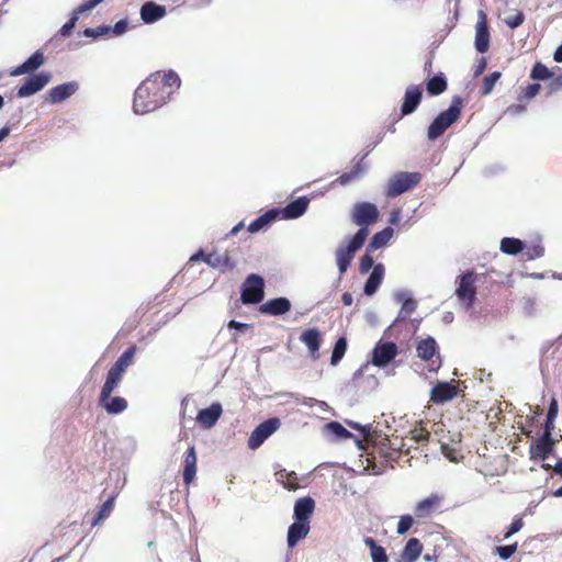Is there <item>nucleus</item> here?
I'll list each match as a JSON object with an SVG mask.
<instances>
[{
  "label": "nucleus",
  "instance_id": "f257e3e1",
  "mask_svg": "<svg viewBox=\"0 0 562 562\" xmlns=\"http://www.w3.org/2000/svg\"><path fill=\"white\" fill-rule=\"evenodd\" d=\"M180 86V77L173 70L150 74L134 92V112L136 114H147L161 108Z\"/></svg>",
  "mask_w": 562,
  "mask_h": 562
},
{
  "label": "nucleus",
  "instance_id": "f03ea898",
  "mask_svg": "<svg viewBox=\"0 0 562 562\" xmlns=\"http://www.w3.org/2000/svg\"><path fill=\"white\" fill-rule=\"evenodd\" d=\"M136 353V346L128 347L115 361L108 372L105 382L102 386L99 404L109 414L116 415L123 413L127 408V401L124 397H112V392L119 386L126 369L132 364Z\"/></svg>",
  "mask_w": 562,
  "mask_h": 562
},
{
  "label": "nucleus",
  "instance_id": "7ed1b4c3",
  "mask_svg": "<svg viewBox=\"0 0 562 562\" xmlns=\"http://www.w3.org/2000/svg\"><path fill=\"white\" fill-rule=\"evenodd\" d=\"M462 104V98L454 95L449 108L440 112L435 117L427 131V136L430 140H435L440 137L454 122L458 121L461 114Z\"/></svg>",
  "mask_w": 562,
  "mask_h": 562
},
{
  "label": "nucleus",
  "instance_id": "20e7f679",
  "mask_svg": "<svg viewBox=\"0 0 562 562\" xmlns=\"http://www.w3.org/2000/svg\"><path fill=\"white\" fill-rule=\"evenodd\" d=\"M368 235L369 229L366 227L359 228L347 246H341L336 250V262L340 274L348 270L356 252L361 249Z\"/></svg>",
  "mask_w": 562,
  "mask_h": 562
},
{
  "label": "nucleus",
  "instance_id": "39448f33",
  "mask_svg": "<svg viewBox=\"0 0 562 562\" xmlns=\"http://www.w3.org/2000/svg\"><path fill=\"white\" fill-rule=\"evenodd\" d=\"M456 296L461 306L468 312L476 300L475 273L468 270L461 273L457 280Z\"/></svg>",
  "mask_w": 562,
  "mask_h": 562
},
{
  "label": "nucleus",
  "instance_id": "423d86ee",
  "mask_svg": "<svg viewBox=\"0 0 562 562\" xmlns=\"http://www.w3.org/2000/svg\"><path fill=\"white\" fill-rule=\"evenodd\" d=\"M420 179L422 175L419 172H396L389 179L385 186V195L387 198H396L418 186Z\"/></svg>",
  "mask_w": 562,
  "mask_h": 562
},
{
  "label": "nucleus",
  "instance_id": "0eeeda50",
  "mask_svg": "<svg viewBox=\"0 0 562 562\" xmlns=\"http://www.w3.org/2000/svg\"><path fill=\"white\" fill-rule=\"evenodd\" d=\"M395 299L398 303L402 304V307L395 322L393 323V327L400 328L404 326L407 329V331H412L413 334H415L418 329V325H416L415 322L411 321V315L417 308V301L412 299L405 292L397 293Z\"/></svg>",
  "mask_w": 562,
  "mask_h": 562
},
{
  "label": "nucleus",
  "instance_id": "6e6552de",
  "mask_svg": "<svg viewBox=\"0 0 562 562\" xmlns=\"http://www.w3.org/2000/svg\"><path fill=\"white\" fill-rule=\"evenodd\" d=\"M265 296V282L258 274H250L246 278L240 300L244 304H258Z\"/></svg>",
  "mask_w": 562,
  "mask_h": 562
},
{
  "label": "nucleus",
  "instance_id": "1a4fd4ad",
  "mask_svg": "<svg viewBox=\"0 0 562 562\" xmlns=\"http://www.w3.org/2000/svg\"><path fill=\"white\" fill-rule=\"evenodd\" d=\"M379 210L375 204L370 202H359L356 203L352 212L351 220L352 222L360 226V228L374 224L379 220Z\"/></svg>",
  "mask_w": 562,
  "mask_h": 562
},
{
  "label": "nucleus",
  "instance_id": "9d476101",
  "mask_svg": "<svg viewBox=\"0 0 562 562\" xmlns=\"http://www.w3.org/2000/svg\"><path fill=\"white\" fill-rule=\"evenodd\" d=\"M558 440L550 434H541L537 440L529 446L530 460H547L555 451Z\"/></svg>",
  "mask_w": 562,
  "mask_h": 562
},
{
  "label": "nucleus",
  "instance_id": "9b49d317",
  "mask_svg": "<svg viewBox=\"0 0 562 562\" xmlns=\"http://www.w3.org/2000/svg\"><path fill=\"white\" fill-rule=\"evenodd\" d=\"M280 427L279 418H269L259 424L250 434L248 447L258 449Z\"/></svg>",
  "mask_w": 562,
  "mask_h": 562
},
{
  "label": "nucleus",
  "instance_id": "f8f14e48",
  "mask_svg": "<svg viewBox=\"0 0 562 562\" xmlns=\"http://www.w3.org/2000/svg\"><path fill=\"white\" fill-rule=\"evenodd\" d=\"M441 366L438 344L434 337L427 336L424 338V370L437 372Z\"/></svg>",
  "mask_w": 562,
  "mask_h": 562
},
{
  "label": "nucleus",
  "instance_id": "ddd939ff",
  "mask_svg": "<svg viewBox=\"0 0 562 562\" xmlns=\"http://www.w3.org/2000/svg\"><path fill=\"white\" fill-rule=\"evenodd\" d=\"M50 74L47 71L38 72L26 78L24 83L19 87L16 95L19 98H26L41 91L49 81Z\"/></svg>",
  "mask_w": 562,
  "mask_h": 562
},
{
  "label": "nucleus",
  "instance_id": "4468645a",
  "mask_svg": "<svg viewBox=\"0 0 562 562\" xmlns=\"http://www.w3.org/2000/svg\"><path fill=\"white\" fill-rule=\"evenodd\" d=\"M458 393L454 381L437 382L430 390V401L435 404H443L451 401Z\"/></svg>",
  "mask_w": 562,
  "mask_h": 562
},
{
  "label": "nucleus",
  "instance_id": "2eb2a0df",
  "mask_svg": "<svg viewBox=\"0 0 562 562\" xmlns=\"http://www.w3.org/2000/svg\"><path fill=\"white\" fill-rule=\"evenodd\" d=\"M397 355V347L394 342L378 344L372 352V363L376 367H384Z\"/></svg>",
  "mask_w": 562,
  "mask_h": 562
},
{
  "label": "nucleus",
  "instance_id": "dca6fc26",
  "mask_svg": "<svg viewBox=\"0 0 562 562\" xmlns=\"http://www.w3.org/2000/svg\"><path fill=\"white\" fill-rule=\"evenodd\" d=\"M479 18L480 20L477 21L475 26L474 45L475 49L479 53L484 54L490 48V32L485 20V14L483 13V11H480Z\"/></svg>",
  "mask_w": 562,
  "mask_h": 562
},
{
  "label": "nucleus",
  "instance_id": "f3484780",
  "mask_svg": "<svg viewBox=\"0 0 562 562\" xmlns=\"http://www.w3.org/2000/svg\"><path fill=\"white\" fill-rule=\"evenodd\" d=\"M222 413H223L222 405L220 403H213L207 408H203L198 413L196 423L203 429H210L220 419Z\"/></svg>",
  "mask_w": 562,
  "mask_h": 562
},
{
  "label": "nucleus",
  "instance_id": "a211bd4d",
  "mask_svg": "<svg viewBox=\"0 0 562 562\" xmlns=\"http://www.w3.org/2000/svg\"><path fill=\"white\" fill-rule=\"evenodd\" d=\"M291 310V302L286 297H276L261 304L259 312L265 315L279 316Z\"/></svg>",
  "mask_w": 562,
  "mask_h": 562
},
{
  "label": "nucleus",
  "instance_id": "6ab92c4d",
  "mask_svg": "<svg viewBox=\"0 0 562 562\" xmlns=\"http://www.w3.org/2000/svg\"><path fill=\"white\" fill-rule=\"evenodd\" d=\"M300 340L307 347L311 357L318 359L322 344L321 331L317 328L306 329L301 334Z\"/></svg>",
  "mask_w": 562,
  "mask_h": 562
},
{
  "label": "nucleus",
  "instance_id": "aec40b11",
  "mask_svg": "<svg viewBox=\"0 0 562 562\" xmlns=\"http://www.w3.org/2000/svg\"><path fill=\"white\" fill-rule=\"evenodd\" d=\"M45 63L44 54L41 50H36L30 56L23 64L16 66L10 71V76L18 77L23 74H29L37 70Z\"/></svg>",
  "mask_w": 562,
  "mask_h": 562
},
{
  "label": "nucleus",
  "instance_id": "412c9836",
  "mask_svg": "<svg viewBox=\"0 0 562 562\" xmlns=\"http://www.w3.org/2000/svg\"><path fill=\"white\" fill-rule=\"evenodd\" d=\"M315 510V501L310 497H301L294 504L293 517L297 521H310Z\"/></svg>",
  "mask_w": 562,
  "mask_h": 562
},
{
  "label": "nucleus",
  "instance_id": "4be33fe9",
  "mask_svg": "<svg viewBox=\"0 0 562 562\" xmlns=\"http://www.w3.org/2000/svg\"><path fill=\"white\" fill-rule=\"evenodd\" d=\"M196 453L194 446H190L184 453L183 460V482L186 485H190L196 475Z\"/></svg>",
  "mask_w": 562,
  "mask_h": 562
},
{
  "label": "nucleus",
  "instance_id": "5701e85b",
  "mask_svg": "<svg viewBox=\"0 0 562 562\" xmlns=\"http://www.w3.org/2000/svg\"><path fill=\"white\" fill-rule=\"evenodd\" d=\"M77 88L78 86L76 82H67L53 87L47 91V100L52 104L59 103L72 95Z\"/></svg>",
  "mask_w": 562,
  "mask_h": 562
},
{
  "label": "nucleus",
  "instance_id": "b1692460",
  "mask_svg": "<svg viewBox=\"0 0 562 562\" xmlns=\"http://www.w3.org/2000/svg\"><path fill=\"white\" fill-rule=\"evenodd\" d=\"M308 203L310 200L306 196H300L281 209L280 214H282V217L285 220L297 218L306 212Z\"/></svg>",
  "mask_w": 562,
  "mask_h": 562
},
{
  "label": "nucleus",
  "instance_id": "393cba45",
  "mask_svg": "<svg viewBox=\"0 0 562 562\" xmlns=\"http://www.w3.org/2000/svg\"><path fill=\"white\" fill-rule=\"evenodd\" d=\"M425 90L428 95L437 97L443 93L448 88V80L443 72H438L431 76H428L426 82H424Z\"/></svg>",
  "mask_w": 562,
  "mask_h": 562
},
{
  "label": "nucleus",
  "instance_id": "a878e982",
  "mask_svg": "<svg viewBox=\"0 0 562 562\" xmlns=\"http://www.w3.org/2000/svg\"><path fill=\"white\" fill-rule=\"evenodd\" d=\"M166 15V8L153 1L145 2L140 8V18L147 23H155Z\"/></svg>",
  "mask_w": 562,
  "mask_h": 562
},
{
  "label": "nucleus",
  "instance_id": "bb28decb",
  "mask_svg": "<svg viewBox=\"0 0 562 562\" xmlns=\"http://www.w3.org/2000/svg\"><path fill=\"white\" fill-rule=\"evenodd\" d=\"M311 521H297L295 520L288 530V546L289 548H294L297 542L304 539L311 529Z\"/></svg>",
  "mask_w": 562,
  "mask_h": 562
},
{
  "label": "nucleus",
  "instance_id": "cd10ccee",
  "mask_svg": "<svg viewBox=\"0 0 562 562\" xmlns=\"http://www.w3.org/2000/svg\"><path fill=\"white\" fill-rule=\"evenodd\" d=\"M205 263L214 269L232 270L235 268V262L232 260L228 251L220 254L213 251L206 255Z\"/></svg>",
  "mask_w": 562,
  "mask_h": 562
},
{
  "label": "nucleus",
  "instance_id": "c85d7f7f",
  "mask_svg": "<svg viewBox=\"0 0 562 562\" xmlns=\"http://www.w3.org/2000/svg\"><path fill=\"white\" fill-rule=\"evenodd\" d=\"M280 215V209H271L265 214L260 215L254 222L248 225V232L251 234L258 233L266 229L271 223H273Z\"/></svg>",
  "mask_w": 562,
  "mask_h": 562
},
{
  "label": "nucleus",
  "instance_id": "c756f323",
  "mask_svg": "<svg viewBox=\"0 0 562 562\" xmlns=\"http://www.w3.org/2000/svg\"><path fill=\"white\" fill-rule=\"evenodd\" d=\"M384 271V266L382 263H378L373 267V270L364 284V293L367 295H373L378 291L383 281Z\"/></svg>",
  "mask_w": 562,
  "mask_h": 562
},
{
  "label": "nucleus",
  "instance_id": "7c9ffc66",
  "mask_svg": "<svg viewBox=\"0 0 562 562\" xmlns=\"http://www.w3.org/2000/svg\"><path fill=\"white\" fill-rule=\"evenodd\" d=\"M422 98V90L418 86L407 89L402 104V114H411L418 106Z\"/></svg>",
  "mask_w": 562,
  "mask_h": 562
},
{
  "label": "nucleus",
  "instance_id": "2f4dec72",
  "mask_svg": "<svg viewBox=\"0 0 562 562\" xmlns=\"http://www.w3.org/2000/svg\"><path fill=\"white\" fill-rule=\"evenodd\" d=\"M526 248L525 241L515 237H504L501 240L499 249L503 254L516 256L522 252Z\"/></svg>",
  "mask_w": 562,
  "mask_h": 562
},
{
  "label": "nucleus",
  "instance_id": "473e14b6",
  "mask_svg": "<svg viewBox=\"0 0 562 562\" xmlns=\"http://www.w3.org/2000/svg\"><path fill=\"white\" fill-rule=\"evenodd\" d=\"M127 30V22L125 20H121L115 23L112 29L113 33L116 35H121ZM111 31L110 26H99L97 29H86L83 34L88 37H98L104 34H108Z\"/></svg>",
  "mask_w": 562,
  "mask_h": 562
},
{
  "label": "nucleus",
  "instance_id": "72a5a7b5",
  "mask_svg": "<svg viewBox=\"0 0 562 562\" xmlns=\"http://www.w3.org/2000/svg\"><path fill=\"white\" fill-rule=\"evenodd\" d=\"M393 236V228L386 227L381 232H378L371 238L368 245V252H374L375 250L384 247Z\"/></svg>",
  "mask_w": 562,
  "mask_h": 562
},
{
  "label": "nucleus",
  "instance_id": "f704fd0d",
  "mask_svg": "<svg viewBox=\"0 0 562 562\" xmlns=\"http://www.w3.org/2000/svg\"><path fill=\"white\" fill-rule=\"evenodd\" d=\"M277 481L282 484V486L289 491H296L299 485V477L294 471H286L284 469L278 471L276 473Z\"/></svg>",
  "mask_w": 562,
  "mask_h": 562
},
{
  "label": "nucleus",
  "instance_id": "c9c22d12",
  "mask_svg": "<svg viewBox=\"0 0 562 562\" xmlns=\"http://www.w3.org/2000/svg\"><path fill=\"white\" fill-rule=\"evenodd\" d=\"M422 551V546L417 538H412L407 541L402 554L401 560L403 562H415Z\"/></svg>",
  "mask_w": 562,
  "mask_h": 562
},
{
  "label": "nucleus",
  "instance_id": "e433bc0d",
  "mask_svg": "<svg viewBox=\"0 0 562 562\" xmlns=\"http://www.w3.org/2000/svg\"><path fill=\"white\" fill-rule=\"evenodd\" d=\"M364 543L370 549L372 562H389L385 549L379 546L373 538L367 537Z\"/></svg>",
  "mask_w": 562,
  "mask_h": 562
},
{
  "label": "nucleus",
  "instance_id": "4c0bfd02",
  "mask_svg": "<svg viewBox=\"0 0 562 562\" xmlns=\"http://www.w3.org/2000/svg\"><path fill=\"white\" fill-rule=\"evenodd\" d=\"M559 405L558 401L552 397L548 407L547 417L543 424V434L552 435L554 428V420L558 417Z\"/></svg>",
  "mask_w": 562,
  "mask_h": 562
},
{
  "label": "nucleus",
  "instance_id": "58836bf2",
  "mask_svg": "<svg viewBox=\"0 0 562 562\" xmlns=\"http://www.w3.org/2000/svg\"><path fill=\"white\" fill-rule=\"evenodd\" d=\"M114 508V497L108 498L99 508L95 517L91 521V527L98 526L103 519L108 518Z\"/></svg>",
  "mask_w": 562,
  "mask_h": 562
},
{
  "label": "nucleus",
  "instance_id": "ea45409f",
  "mask_svg": "<svg viewBox=\"0 0 562 562\" xmlns=\"http://www.w3.org/2000/svg\"><path fill=\"white\" fill-rule=\"evenodd\" d=\"M347 350V339L345 337H340L336 340L333 353L330 357V363L333 366H337L340 360L344 358Z\"/></svg>",
  "mask_w": 562,
  "mask_h": 562
},
{
  "label": "nucleus",
  "instance_id": "a19ab883",
  "mask_svg": "<svg viewBox=\"0 0 562 562\" xmlns=\"http://www.w3.org/2000/svg\"><path fill=\"white\" fill-rule=\"evenodd\" d=\"M553 72L542 63L537 61L530 72V78L532 80H548L551 79Z\"/></svg>",
  "mask_w": 562,
  "mask_h": 562
},
{
  "label": "nucleus",
  "instance_id": "79ce46f5",
  "mask_svg": "<svg viewBox=\"0 0 562 562\" xmlns=\"http://www.w3.org/2000/svg\"><path fill=\"white\" fill-rule=\"evenodd\" d=\"M442 496L439 494H431L430 496L424 498L423 508L424 516L429 513H434L438 510L441 506Z\"/></svg>",
  "mask_w": 562,
  "mask_h": 562
},
{
  "label": "nucleus",
  "instance_id": "37998d69",
  "mask_svg": "<svg viewBox=\"0 0 562 562\" xmlns=\"http://www.w3.org/2000/svg\"><path fill=\"white\" fill-rule=\"evenodd\" d=\"M501 77V71H493L492 74L486 76L483 80V86L480 91L481 95L490 94L493 91L495 83L499 80Z\"/></svg>",
  "mask_w": 562,
  "mask_h": 562
},
{
  "label": "nucleus",
  "instance_id": "c03bdc74",
  "mask_svg": "<svg viewBox=\"0 0 562 562\" xmlns=\"http://www.w3.org/2000/svg\"><path fill=\"white\" fill-rule=\"evenodd\" d=\"M327 428L338 438L348 439L352 437V434L338 422H330L327 424Z\"/></svg>",
  "mask_w": 562,
  "mask_h": 562
},
{
  "label": "nucleus",
  "instance_id": "a18cd8bd",
  "mask_svg": "<svg viewBox=\"0 0 562 562\" xmlns=\"http://www.w3.org/2000/svg\"><path fill=\"white\" fill-rule=\"evenodd\" d=\"M524 255L526 256L527 260L541 258L544 255V247L540 243L533 244L525 248Z\"/></svg>",
  "mask_w": 562,
  "mask_h": 562
},
{
  "label": "nucleus",
  "instance_id": "49530a36",
  "mask_svg": "<svg viewBox=\"0 0 562 562\" xmlns=\"http://www.w3.org/2000/svg\"><path fill=\"white\" fill-rule=\"evenodd\" d=\"M361 172H362V167L360 164H357L356 167L353 168V170H351L350 172L342 173L341 176H339L337 178V181L340 184L345 186V184L351 182L352 180L357 179Z\"/></svg>",
  "mask_w": 562,
  "mask_h": 562
},
{
  "label": "nucleus",
  "instance_id": "de8ad7c7",
  "mask_svg": "<svg viewBox=\"0 0 562 562\" xmlns=\"http://www.w3.org/2000/svg\"><path fill=\"white\" fill-rule=\"evenodd\" d=\"M413 525H414V518L411 515H403L400 517L396 532L398 535H404L412 528Z\"/></svg>",
  "mask_w": 562,
  "mask_h": 562
},
{
  "label": "nucleus",
  "instance_id": "09e8293b",
  "mask_svg": "<svg viewBox=\"0 0 562 562\" xmlns=\"http://www.w3.org/2000/svg\"><path fill=\"white\" fill-rule=\"evenodd\" d=\"M371 252L366 251V254L361 257L359 262V271L362 274H366L370 271V269H373L374 260L373 257L370 255Z\"/></svg>",
  "mask_w": 562,
  "mask_h": 562
},
{
  "label": "nucleus",
  "instance_id": "8fccbe9b",
  "mask_svg": "<svg viewBox=\"0 0 562 562\" xmlns=\"http://www.w3.org/2000/svg\"><path fill=\"white\" fill-rule=\"evenodd\" d=\"M516 550H517V543L496 547V552H497L498 557L504 561L512 558L513 554L516 552Z\"/></svg>",
  "mask_w": 562,
  "mask_h": 562
},
{
  "label": "nucleus",
  "instance_id": "3c124183",
  "mask_svg": "<svg viewBox=\"0 0 562 562\" xmlns=\"http://www.w3.org/2000/svg\"><path fill=\"white\" fill-rule=\"evenodd\" d=\"M504 21L509 29L515 30L524 23L525 15L521 11H518L516 14L507 16Z\"/></svg>",
  "mask_w": 562,
  "mask_h": 562
},
{
  "label": "nucleus",
  "instance_id": "603ef678",
  "mask_svg": "<svg viewBox=\"0 0 562 562\" xmlns=\"http://www.w3.org/2000/svg\"><path fill=\"white\" fill-rule=\"evenodd\" d=\"M547 94H552L559 90H562V72L555 77L552 76L550 82L546 87Z\"/></svg>",
  "mask_w": 562,
  "mask_h": 562
},
{
  "label": "nucleus",
  "instance_id": "864d4df0",
  "mask_svg": "<svg viewBox=\"0 0 562 562\" xmlns=\"http://www.w3.org/2000/svg\"><path fill=\"white\" fill-rule=\"evenodd\" d=\"M524 526V521L521 517H515L509 525L506 533L504 535V539L510 538L513 535L517 533Z\"/></svg>",
  "mask_w": 562,
  "mask_h": 562
},
{
  "label": "nucleus",
  "instance_id": "5fc2aeb1",
  "mask_svg": "<svg viewBox=\"0 0 562 562\" xmlns=\"http://www.w3.org/2000/svg\"><path fill=\"white\" fill-rule=\"evenodd\" d=\"M78 19H79V14H77L74 11L70 20L60 27V30H59L60 35L61 36H69L71 31L74 30Z\"/></svg>",
  "mask_w": 562,
  "mask_h": 562
},
{
  "label": "nucleus",
  "instance_id": "6e6d98bb",
  "mask_svg": "<svg viewBox=\"0 0 562 562\" xmlns=\"http://www.w3.org/2000/svg\"><path fill=\"white\" fill-rule=\"evenodd\" d=\"M441 450L445 457L451 462H458L462 458L454 448H451L448 443H441Z\"/></svg>",
  "mask_w": 562,
  "mask_h": 562
},
{
  "label": "nucleus",
  "instance_id": "4d7b16f0",
  "mask_svg": "<svg viewBox=\"0 0 562 562\" xmlns=\"http://www.w3.org/2000/svg\"><path fill=\"white\" fill-rule=\"evenodd\" d=\"M103 0H87L85 1L83 3H81L80 5H78L74 11L77 13V14H81V13H85L87 11H90L92 10L93 8H95L99 3H101Z\"/></svg>",
  "mask_w": 562,
  "mask_h": 562
},
{
  "label": "nucleus",
  "instance_id": "13d9d810",
  "mask_svg": "<svg viewBox=\"0 0 562 562\" xmlns=\"http://www.w3.org/2000/svg\"><path fill=\"white\" fill-rule=\"evenodd\" d=\"M541 86L539 83H530L525 89L524 98L526 99H532L536 97L540 91Z\"/></svg>",
  "mask_w": 562,
  "mask_h": 562
},
{
  "label": "nucleus",
  "instance_id": "bf43d9fd",
  "mask_svg": "<svg viewBox=\"0 0 562 562\" xmlns=\"http://www.w3.org/2000/svg\"><path fill=\"white\" fill-rule=\"evenodd\" d=\"M486 65H487V61H486L485 57H481L480 59H477V61L473 68V76L474 77L481 76L484 72V70L486 69Z\"/></svg>",
  "mask_w": 562,
  "mask_h": 562
},
{
  "label": "nucleus",
  "instance_id": "052dcab7",
  "mask_svg": "<svg viewBox=\"0 0 562 562\" xmlns=\"http://www.w3.org/2000/svg\"><path fill=\"white\" fill-rule=\"evenodd\" d=\"M526 105L521 103L512 104L506 109L505 113L510 115H519L522 114L526 111Z\"/></svg>",
  "mask_w": 562,
  "mask_h": 562
},
{
  "label": "nucleus",
  "instance_id": "680f3d73",
  "mask_svg": "<svg viewBox=\"0 0 562 562\" xmlns=\"http://www.w3.org/2000/svg\"><path fill=\"white\" fill-rule=\"evenodd\" d=\"M227 327L231 328V329H237V330L244 331V330H247V329L251 328L252 325L251 324H247V323H240V322H237V321H231L227 324Z\"/></svg>",
  "mask_w": 562,
  "mask_h": 562
},
{
  "label": "nucleus",
  "instance_id": "e2e57ef3",
  "mask_svg": "<svg viewBox=\"0 0 562 562\" xmlns=\"http://www.w3.org/2000/svg\"><path fill=\"white\" fill-rule=\"evenodd\" d=\"M542 469L544 470H549V469H552L553 472L557 474V475H560L562 476V459H560L553 467H551L550 464L548 463H543L542 464Z\"/></svg>",
  "mask_w": 562,
  "mask_h": 562
},
{
  "label": "nucleus",
  "instance_id": "0e129e2a",
  "mask_svg": "<svg viewBox=\"0 0 562 562\" xmlns=\"http://www.w3.org/2000/svg\"><path fill=\"white\" fill-rule=\"evenodd\" d=\"M437 540H441L442 541L443 538L439 533H435L432 531H430L426 538L424 537V543L427 542L429 544H432Z\"/></svg>",
  "mask_w": 562,
  "mask_h": 562
},
{
  "label": "nucleus",
  "instance_id": "69168bd1",
  "mask_svg": "<svg viewBox=\"0 0 562 562\" xmlns=\"http://www.w3.org/2000/svg\"><path fill=\"white\" fill-rule=\"evenodd\" d=\"M206 255H207V254H204V251H203V250H199L196 254H194L193 256H191L190 261H199V260H202V261H204V262H205Z\"/></svg>",
  "mask_w": 562,
  "mask_h": 562
},
{
  "label": "nucleus",
  "instance_id": "338daca9",
  "mask_svg": "<svg viewBox=\"0 0 562 562\" xmlns=\"http://www.w3.org/2000/svg\"><path fill=\"white\" fill-rule=\"evenodd\" d=\"M341 301L346 306H350L353 302V297L350 293L345 292L341 296Z\"/></svg>",
  "mask_w": 562,
  "mask_h": 562
},
{
  "label": "nucleus",
  "instance_id": "774afa93",
  "mask_svg": "<svg viewBox=\"0 0 562 562\" xmlns=\"http://www.w3.org/2000/svg\"><path fill=\"white\" fill-rule=\"evenodd\" d=\"M553 59L557 63H562V44L559 45L558 48L555 49V52L553 54Z\"/></svg>",
  "mask_w": 562,
  "mask_h": 562
}]
</instances>
